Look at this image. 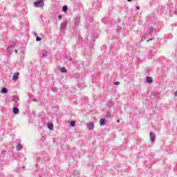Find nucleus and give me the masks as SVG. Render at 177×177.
<instances>
[{
	"label": "nucleus",
	"mask_w": 177,
	"mask_h": 177,
	"mask_svg": "<svg viewBox=\"0 0 177 177\" xmlns=\"http://www.w3.org/2000/svg\"><path fill=\"white\" fill-rule=\"evenodd\" d=\"M35 8H42L44 6V1L43 0H37L34 2Z\"/></svg>",
	"instance_id": "nucleus-1"
},
{
	"label": "nucleus",
	"mask_w": 177,
	"mask_h": 177,
	"mask_svg": "<svg viewBox=\"0 0 177 177\" xmlns=\"http://www.w3.org/2000/svg\"><path fill=\"white\" fill-rule=\"evenodd\" d=\"M107 106L108 107H110V108L113 107V102L111 101L108 102Z\"/></svg>",
	"instance_id": "nucleus-15"
},
{
	"label": "nucleus",
	"mask_w": 177,
	"mask_h": 177,
	"mask_svg": "<svg viewBox=\"0 0 177 177\" xmlns=\"http://www.w3.org/2000/svg\"><path fill=\"white\" fill-rule=\"evenodd\" d=\"M148 31L149 32V34H151V32H153V31H154V28L151 27L148 29Z\"/></svg>",
	"instance_id": "nucleus-17"
},
{
	"label": "nucleus",
	"mask_w": 177,
	"mask_h": 177,
	"mask_svg": "<svg viewBox=\"0 0 177 177\" xmlns=\"http://www.w3.org/2000/svg\"><path fill=\"white\" fill-rule=\"evenodd\" d=\"M86 127L88 131H93L95 129V123L93 122H88L86 124Z\"/></svg>",
	"instance_id": "nucleus-2"
},
{
	"label": "nucleus",
	"mask_w": 177,
	"mask_h": 177,
	"mask_svg": "<svg viewBox=\"0 0 177 177\" xmlns=\"http://www.w3.org/2000/svg\"><path fill=\"white\" fill-rule=\"evenodd\" d=\"M1 93H8V88H3L1 91Z\"/></svg>",
	"instance_id": "nucleus-12"
},
{
	"label": "nucleus",
	"mask_w": 177,
	"mask_h": 177,
	"mask_svg": "<svg viewBox=\"0 0 177 177\" xmlns=\"http://www.w3.org/2000/svg\"><path fill=\"white\" fill-rule=\"evenodd\" d=\"M136 10H140V6H137L136 8Z\"/></svg>",
	"instance_id": "nucleus-23"
},
{
	"label": "nucleus",
	"mask_w": 177,
	"mask_h": 177,
	"mask_svg": "<svg viewBox=\"0 0 177 177\" xmlns=\"http://www.w3.org/2000/svg\"><path fill=\"white\" fill-rule=\"evenodd\" d=\"M147 35V33H144V35H143L144 38H146Z\"/></svg>",
	"instance_id": "nucleus-26"
},
{
	"label": "nucleus",
	"mask_w": 177,
	"mask_h": 177,
	"mask_svg": "<svg viewBox=\"0 0 177 177\" xmlns=\"http://www.w3.org/2000/svg\"><path fill=\"white\" fill-rule=\"evenodd\" d=\"M34 102H37V100H34Z\"/></svg>",
	"instance_id": "nucleus-29"
},
{
	"label": "nucleus",
	"mask_w": 177,
	"mask_h": 177,
	"mask_svg": "<svg viewBox=\"0 0 177 177\" xmlns=\"http://www.w3.org/2000/svg\"><path fill=\"white\" fill-rule=\"evenodd\" d=\"M118 122H120V120H118Z\"/></svg>",
	"instance_id": "nucleus-30"
},
{
	"label": "nucleus",
	"mask_w": 177,
	"mask_h": 177,
	"mask_svg": "<svg viewBox=\"0 0 177 177\" xmlns=\"http://www.w3.org/2000/svg\"><path fill=\"white\" fill-rule=\"evenodd\" d=\"M42 56L43 57H46L48 56V51H43Z\"/></svg>",
	"instance_id": "nucleus-16"
},
{
	"label": "nucleus",
	"mask_w": 177,
	"mask_h": 177,
	"mask_svg": "<svg viewBox=\"0 0 177 177\" xmlns=\"http://www.w3.org/2000/svg\"><path fill=\"white\" fill-rule=\"evenodd\" d=\"M12 111H13L14 114H19V109H17L16 107L13 108Z\"/></svg>",
	"instance_id": "nucleus-9"
},
{
	"label": "nucleus",
	"mask_w": 177,
	"mask_h": 177,
	"mask_svg": "<svg viewBox=\"0 0 177 177\" xmlns=\"http://www.w3.org/2000/svg\"><path fill=\"white\" fill-rule=\"evenodd\" d=\"M17 150H22L23 145H21V144H17Z\"/></svg>",
	"instance_id": "nucleus-11"
},
{
	"label": "nucleus",
	"mask_w": 177,
	"mask_h": 177,
	"mask_svg": "<svg viewBox=\"0 0 177 177\" xmlns=\"http://www.w3.org/2000/svg\"><path fill=\"white\" fill-rule=\"evenodd\" d=\"M67 10H68V7H67V6H64L62 7V11L67 12Z\"/></svg>",
	"instance_id": "nucleus-13"
},
{
	"label": "nucleus",
	"mask_w": 177,
	"mask_h": 177,
	"mask_svg": "<svg viewBox=\"0 0 177 177\" xmlns=\"http://www.w3.org/2000/svg\"><path fill=\"white\" fill-rule=\"evenodd\" d=\"M48 129H50V131H53V124L48 123Z\"/></svg>",
	"instance_id": "nucleus-10"
},
{
	"label": "nucleus",
	"mask_w": 177,
	"mask_h": 177,
	"mask_svg": "<svg viewBox=\"0 0 177 177\" xmlns=\"http://www.w3.org/2000/svg\"><path fill=\"white\" fill-rule=\"evenodd\" d=\"M105 117L106 118H110V112H106V115H105Z\"/></svg>",
	"instance_id": "nucleus-20"
},
{
	"label": "nucleus",
	"mask_w": 177,
	"mask_h": 177,
	"mask_svg": "<svg viewBox=\"0 0 177 177\" xmlns=\"http://www.w3.org/2000/svg\"><path fill=\"white\" fill-rule=\"evenodd\" d=\"M149 139H150L151 143H154V142H156V133L154 132L150 133Z\"/></svg>",
	"instance_id": "nucleus-3"
},
{
	"label": "nucleus",
	"mask_w": 177,
	"mask_h": 177,
	"mask_svg": "<svg viewBox=\"0 0 177 177\" xmlns=\"http://www.w3.org/2000/svg\"><path fill=\"white\" fill-rule=\"evenodd\" d=\"M61 73H67V69L64 67L60 68Z\"/></svg>",
	"instance_id": "nucleus-14"
},
{
	"label": "nucleus",
	"mask_w": 177,
	"mask_h": 177,
	"mask_svg": "<svg viewBox=\"0 0 177 177\" xmlns=\"http://www.w3.org/2000/svg\"><path fill=\"white\" fill-rule=\"evenodd\" d=\"M15 46H10L7 50H8V52H10L12 50V48H13Z\"/></svg>",
	"instance_id": "nucleus-19"
},
{
	"label": "nucleus",
	"mask_w": 177,
	"mask_h": 177,
	"mask_svg": "<svg viewBox=\"0 0 177 177\" xmlns=\"http://www.w3.org/2000/svg\"><path fill=\"white\" fill-rule=\"evenodd\" d=\"M107 122V120H106L104 118H101L100 120V125L101 127L106 125V122Z\"/></svg>",
	"instance_id": "nucleus-5"
},
{
	"label": "nucleus",
	"mask_w": 177,
	"mask_h": 177,
	"mask_svg": "<svg viewBox=\"0 0 177 177\" xmlns=\"http://www.w3.org/2000/svg\"><path fill=\"white\" fill-rule=\"evenodd\" d=\"M174 96L176 97H177V91L174 92Z\"/></svg>",
	"instance_id": "nucleus-25"
},
{
	"label": "nucleus",
	"mask_w": 177,
	"mask_h": 177,
	"mask_svg": "<svg viewBox=\"0 0 177 177\" xmlns=\"http://www.w3.org/2000/svg\"><path fill=\"white\" fill-rule=\"evenodd\" d=\"M36 41H37V42H39V41H41V38L37 37L36 38Z\"/></svg>",
	"instance_id": "nucleus-22"
},
{
	"label": "nucleus",
	"mask_w": 177,
	"mask_h": 177,
	"mask_svg": "<svg viewBox=\"0 0 177 177\" xmlns=\"http://www.w3.org/2000/svg\"><path fill=\"white\" fill-rule=\"evenodd\" d=\"M19 100L20 98L17 95H15L12 98V101L15 102V103H17V102H19Z\"/></svg>",
	"instance_id": "nucleus-7"
},
{
	"label": "nucleus",
	"mask_w": 177,
	"mask_h": 177,
	"mask_svg": "<svg viewBox=\"0 0 177 177\" xmlns=\"http://www.w3.org/2000/svg\"><path fill=\"white\" fill-rule=\"evenodd\" d=\"M120 84V82H116L114 83L115 85H118Z\"/></svg>",
	"instance_id": "nucleus-24"
},
{
	"label": "nucleus",
	"mask_w": 177,
	"mask_h": 177,
	"mask_svg": "<svg viewBox=\"0 0 177 177\" xmlns=\"http://www.w3.org/2000/svg\"><path fill=\"white\" fill-rule=\"evenodd\" d=\"M70 125L72 127H75V121H71Z\"/></svg>",
	"instance_id": "nucleus-18"
},
{
	"label": "nucleus",
	"mask_w": 177,
	"mask_h": 177,
	"mask_svg": "<svg viewBox=\"0 0 177 177\" xmlns=\"http://www.w3.org/2000/svg\"><path fill=\"white\" fill-rule=\"evenodd\" d=\"M146 82H147V84H151L153 82V78H151V77H147Z\"/></svg>",
	"instance_id": "nucleus-6"
},
{
	"label": "nucleus",
	"mask_w": 177,
	"mask_h": 177,
	"mask_svg": "<svg viewBox=\"0 0 177 177\" xmlns=\"http://www.w3.org/2000/svg\"><path fill=\"white\" fill-rule=\"evenodd\" d=\"M128 1V2H131V1H132V0H127Z\"/></svg>",
	"instance_id": "nucleus-28"
},
{
	"label": "nucleus",
	"mask_w": 177,
	"mask_h": 177,
	"mask_svg": "<svg viewBox=\"0 0 177 177\" xmlns=\"http://www.w3.org/2000/svg\"><path fill=\"white\" fill-rule=\"evenodd\" d=\"M58 19H62V15H59Z\"/></svg>",
	"instance_id": "nucleus-27"
},
{
	"label": "nucleus",
	"mask_w": 177,
	"mask_h": 177,
	"mask_svg": "<svg viewBox=\"0 0 177 177\" xmlns=\"http://www.w3.org/2000/svg\"><path fill=\"white\" fill-rule=\"evenodd\" d=\"M75 175H80V171L78 170L75 171Z\"/></svg>",
	"instance_id": "nucleus-21"
},
{
	"label": "nucleus",
	"mask_w": 177,
	"mask_h": 177,
	"mask_svg": "<svg viewBox=\"0 0 177 177\" xmlns=\"http://www.w3.org/2000/svg\"><path fill=\"white\" fill-rule=\"evenodd\" d=\"M19 72L15 73L12 76V81H17V78H19Z\"/></svg>",
	"instance_id": "nucleus-4"
},
{
	"label": "nucleus",
	"mask_w": 177,
	"mask_h": 177,
	"mask_svg": "<svg viewBox=\"0 0 177 177\" xmlns=\"http://www.w3.org/2000/svg\"><path fill=\"white\" fill-rule=\"evenodd\" d=\"M66 26H67V21H66L61 24L62 28H66Z\"/></svg>",
	"instance_id": "nucleus-8"
}]
</instances>
